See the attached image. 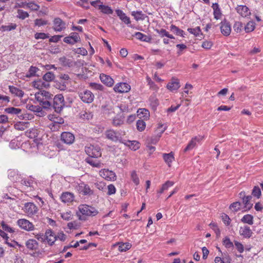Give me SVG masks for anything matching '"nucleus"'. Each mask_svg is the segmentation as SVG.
I'll return each instance as SVG.
<instances>
[{
    "mask_svg": "<svg viewBox=\"0 0 263 263\" xmlns=\"http://www.w3.org/2000/svg\"><path fill=\"white\" fill-rule=\"evenodd\" d=\"M51 101V109H53L57 113H60L65 106V101L62 94L55 95Z\"/></svg>",
    "mask_w": 263,
    "mask_h": 263,
    "instance_id": "nucleus-1",
    "label": "nucleus"
},
{
    "mask_svg": "<svg viewBox=\"0 0 263 263\" xmlns=\"http://www.w3.org/2000/svg\"><path fill=\"white\" fill-rule=\"evenodd\" d=\"M54 78V74L52 72H48L43 77V80L45 81L46 82H43L41 80L37 81H34L33 86L38 89H40L42 87H49V84L48 83L53 80Z\"/></svg>",
    "mask_w": 263,
    "mask_h": 263,
    "instance_id": "nucleus-2",
    "label": "nucleus"
},
{
    "mask_svg": "<svg viewBox=\"0 0 263 263\" xmlns=\"http://www.w3.org/2000/svg\"><path fill=\"white\" fill-rule=\"evenodd\" d=\"M85 151L91 158H99L102 155L100 147L98 145H87L85 147Z\"/></svg>",
    "mask_w": 263,
    "mask_h": 263,
    "instance_id": "nucleus-3",
    "label": "nucleus"
},
{
    "mask_svg": "<svg viewBox=\"0 0 263 263\" xmlns=\"http://www.w3.org/2000/svg\"><path fill=\"white\" fill-rule=\"evenodd\" d=\"M78 96L84 103L88 104L92 102L95 98L93 93L89 90L79 91Z\"/></svg>",
    "mask_w": 263,
    "mask_h": 263,
    "instance_id": "nucleus-4",
    "label": "nucleus"
},
{
    "mask_svg": "<svg viewBox=\"0 0 263 263\" xmlns=\"http://www.w3.org/2000/svg\"><path fill=\"white\" fill-rule=\"evenodd\" d=\"M79 210L82 215L88 216H94L98 213V211L94 207L86 204L80 205Z\"/></svg>",
    "mask_w": 263,
    "mask_h": 263,
    "instance_id": "nucleus-5",
    "label": "nucleus"
},
{
    "mask_svg": "<svg viewBox=\"0 0 263 263\" xmlns=\"http://www.w3.org/2000/svg\"><path fill=\"white\" fill-rule=\"evenodd\" d=\"M75 189L80 194L85 196H90L93 194V191L91 190L88 184L84 182H81L78 184Z\"/></svg>",
    "mask_w": 263,
    "mask_h": 263,
    "instance_id": "nucleus-6",
    "label": "nucleus"
},
{
    "mask_svg": "<svg viewBox=\"0 0 263 263\" xmlns=\"http://www.w3.org/2000/svg\"><path fill=\"white\" fill-rule=\"evenodd\" d=\"M17 225L22 229L29 231L34 229V225L26 219H20L17 221Z\"/></svg>",
    "mask_w": 263,
    "mask_h": 263,
    "instance_id": "nucleus-7",
    "label": "nucleus"
},
{
    "mask_svg": "<svg viewBox=\"0 0 263 263\" xmlns=\"http://www.w3.org/2000/svg\"><path fill=\"white\" fill-rule=\"evenodd\" d=\"M99 174L100 176L107 180L114 181L116 179L115 173L108 169L101 170L99 172Z\"/></svg>",
    "mask_w": 263,
    "mask_h": 263,
    "instance_id": "nucleus-8",
    "label": "nucleus"
},
{
    "mask_svg": "<svg viewBox=\"0 0 263 263\" xmlns=\"http://www.w3.org/2000/svg\"><path fill=\"white\" fill-rule=\"evenodd\" d=\"M61 140L66 144H72L75 140L74 136L70 132H63L61 135Z\"/></svg>",
    "mask_w": 263,
    "mask_h": 263,
    "instance_id": "nucleus-9",
    "label": "nucleus"
},
{
    "mask_svg": "<svg viewBox=\"0 0 263 263\" xmlns=\"http://www.w3.org/2000/svg\"><path fill=\"white\" fill-rule=\"evenodd\" d=\"M53 29L55 31L60 32L66 28V23L60 17H56L54 19Z\"/></svg>",
    "mask_w": 263,
    "mask_h": 263,
    "instance_id": "nucleus-10",
    "label": "nucleus"
},
{
    "mask_svg": "<svg viewBox=\"0 0 263 263\" xmlns=\"http://www.w3.org/2000/svg\"><path fill=\"white\" fill-rule=\"evenodd\" d=\"M114 89L119 93L127 92L130 89V86L126 83H120L115 85Z\"/></svg>",
    "mask_w": 263,
    "mask_h": 263,
    "instance_id": "nucleus-11",
    "label": "nucleus"
},
{
    "mask_svg": "<svg viewBox=\"0 0 263 263\" xmlns=\"http://www.w3.org/2000/svg\"><path fill=\"white\" fill-rule=\"evenodd\" d=\"M24 211L28 215H32L37 213V206L32 202L26 203L24 205Z\"/></svg>",
    "mask_w": 263,
    "mask_h": 263,
    "instance_id": "nucleus-12",
    "label": "nucleus"
},
{
    "mask_svg": "<svg viewBox=\"0 0 263 263\" xmlns=\"http://www.w3.org/2000/svg\"><path fill=\"white\" fill-rule=\"evenodd\" d=\"M117 15L119 17L120 19L128 27L133 28L131 25V21L129 17L127 16L123 11L120 9L116 10Z\"/></svg>",
    "mask_w": 263,
    "mask_h": 263,
    "instance_id": "nucleus-13",
    "label": "nucleus"
},
{
    "mask_svg": "<svg viewBox=\"0 0 263 263\" xmlns=\"http://www.w3.org/2000/svg\"><path fill=\"white\" fill-rule=\"evenodd\" d=\"M80 40L79 34L77 32H72L69 36L65 37L63 41L65 43L69 44H74Z\"/></svg>",
    "mask_w": 263,
    "mask_h": 263,
    "instance_id": "nucleus-14",
    "label": "nucleus"
},
{
    "mask_svg": "<svg viewBox=\"0 0 263 263\" xmlns=\"http://www.w3.org/2000/svg\"><path fill=\"white\" fill-rule=\"evenodd\" d=\"M52 96L53 95L49 92L45 90H41L35 94V98L36 100H41L42 99L43 100V98L52 100Z\"/></svg>",
    "mask_w": 263,
    "mask_h": 263,
    "instance_id": "nucleus-15",
    "label": "nucleus"
},
{
    "mask_svg": "<svg viewBox=\"0 0 263 263\" xmlns=\"http://www.w3.org/2000/svg\"><path fill=\"white\" fill-rule=\"evenodd\" d=\"M239 234L244 238H249L252 236L253 232L249 227L244 226L240 228Z\"/></svg>",
    "mask_w": 263,
    "mask_h": 263,
    "instance_id": "nucleus-16",
    "label": "nucleus"
},
{
    "mask_svg": "<svg viewBox=\"0 0 263 263\" xmlns=\"http://www.w3.org/2000/svg\"><path fill=\"white\" fill-rule=\"evenodd\" d=\"M179 81L178 79L173 78L170 82L168 83L166 87L171 91L177 90L180 87Z\"/></svg>",
    "mask_w": 263,
    "mask_h": 263,
    "instance_id": "nucleus-17",
    "label": "nucleus"
},
{
    "mask_svg": "<svg viewBox=\"0 0 263 263\" xmlns=\"http://www.w3.org/2000/svg\"><path fill=\"white\" fill-rule=\"evenodd\" d=\"M46 240L50 246H52L57 240L55 235L51 230H47L45 233Z\"/></svg>",
    "mask_w": 263,
    "mask_h": 263,
    "instance_id": "nucleus-18",
    "label": "nucleus"
},
{
    "mask_svg": "<svg viewBox=\"0 0 263 263\" xmlns=\"http://www.w3.org/2000/svg\"><path fill=\"white\" fill-rule=\"evenodd\" d=\"M202 139V137H195L193 138L184 148V151L187 152L192 149L196 146L197 143L200 142Z\"/></svg>",
    "mask_w": 263,
    "mask_h": 263,
    "instance_id": "nucleus-19",
    "label": "nucleus"
},
{
    "mask_svg": "<svg viewBox=\"0 0 263 263\" xmlns=\"http://www.w3.org/2000/svg\"><path fill=\"white\" fill-rule=\"evenodd\" d=\"M106 137L114 142H116L119 140V137L118 133L112 129L107 130L105 132Z\"/></svg>",
    "mask_w": 263,
    "mask_h": 263,
    "instance_id": "nucleus-20",
    "label": "nucleus"
},
{
    "mask_svg": "<svg viewBox=\"0 0 263 263\" xmlns=\"http://www.w3.org/2000/svg\"><path fill=\"white\" fill-rule=\"evenodd\" d=\"M100 78L101 82L107 86L111 87L114 84V80L109 76L102 73L100 76Z\"/></svg>",
    "mask_w": 263,
    "mask_h": 263,
    "instance_id": "nucleus-21",
    "label": "nucleus"
},
{
    "mask_svg": "<svg viewBox=\"0 0 263 263\" xmlns=\"http://www.w3.org/2000/svg\"><path fill=\"white\" fill-rule=\"evenodd\" d=\"M221 26L220 27L221 33L226 36L230 34V25L229 22H227L226 20L221 22Z\"/></svg>",
    "mask_w": 263,
    "mask_h": 263,
    "instance_id": "nucleus-22",
    "label": "nucleus"
},
{
    "mask_svg": "<svg viewBox=\"0 0 263 263\" xmlns=\"http://www.w3.org/2000/svg\"><path fill=\"white\" fill-rule=\"evenodd\" d=\"M74 195L70 192L63 193L61 196V199L64 203L71 202L74 200Z\"/></svg>",
    "mask_w": 263,
    "mask_h": 263,
    "instance_id": "nucleus-23",
    "label": "nucleus"
},
{
    "mask_svg": "<svg viewBox=\"0 0 263 263\" xmlns=\"http://www.w3.org/2000/svg\"><path fill=\"white\" fill-rule=\"evenodd\" d=\"M237 12L242 17H246L250 14V12L246 6L240 5L236 8Z\"/></svg>",
    "mask_w": 263,
    "mask_h": 263,
    "instance_id": "nucleus-24",
    "label": "nucleus"
},
{
    "mask_svg": "<svg viewBox=\"0 0 263 263\" xmlns=\"http://www.w3.org/2000/svg\"><path fill=\"white\" fill-rule=\"evenodd\" d=\"M20 176L17 170H9L8 171V177L13 182H16L20 178Z\"/></svg>",
    "mask_w": 263,
    "mask_h": 263,
    "instance_id": "nucleus-25",
    "label": "nucleus"
},
{
    "mask_svg": "<svg viewBox=\"0 0 263 263\" xmlns=\"http://www.w3.org/2000/svg\"><path fill=\"white\" fill-rule=\"evenodd\" d=\"M134 36L136 37L138 40H139L143 42H151L152 37L151 36L146 35L140 32H136L134 35Z\"/></svg>",
    "mask_w": 263,
    "mask_h": 263,
    "instance_id": "nucleus-26",
    "label": "nucleus"
},
{
    "mask_svg": "<svg viewBox=\"0 0 263 263\" xmlns=\"http://www.w3.org/2000/svg\"><path fill=\"white\" fill-rule=\"evenodd\" d=\"M26 246L30 250H35L38 248L39 243L33 239H30L26 242Z\"/></svg>",
    "mask_w": 263,
    "mask_h": 263,
    "instance_id": "nucleus-27",
    "label": "nucleus"
},
{
    "mask_svg": "<svg viewBox=\"0 0 263 263\" xmlns=\"http://www.w3.org/2000/svg\"><path fill=\"white\" fill-rule=\"evenodd\" d=\"M40 105L42 106V108L46 109H51V101L52 100L49 99H42L41 100H37Z\"/></svg>",
    "mask_w": 263,
    "mask_h": 263,
    "instance_id": "nucleus-28",
    "label": "nucleus"
},
{
    "mask_svg": "<svg viewBox=\"0 0 263 263\" xmlns=\"http://www.w3.org/2000/svg\"><path fill=\"white\" fill-rule=\"evenodd\" d=\"M9 89L12 94H13L17 97L22 98L24 95L23 91L13 86H9Z\"/></svg>",
    "mask_w": 263,
    "mask_h": 263,
    "instance_id": "nucleus-29",
    "label": "nucleus"
},
{
    "mask_svg": "<svg viewBox=\"0 0 263 263\" xmlns=\"http://www.w3.org/2000/svg\"><path fill=\"white\" fill-rule=\"evenodd\" d=\"M21 184L27 187L33 188V178L31 177L28 178H24L21 180Z\"/></svg>",
    "mask_w": 263,
    "mask_h": 263,
    "instance_id": "nucleus-30",
    "label": "nucleus"
},
{
    "mask_svg": "<svg viewBox=\"0 0 263 263\" xmlns=\"http://www.w3.org/2000/svg\"><path fill=\"white\" fill-rule=\"evenodd\" d=\"M124 117L117 116L112 121V124L115 126H120L124 123Z\"/></svg>",
    "mask_w": 263,
    "mask_h": 263,
    "instance_id": "nucleus-31",
    "label": "nucleus"
},
{
    "mask_svg": "<svg viewBox=\"0 0 263 263\" xmlns=\"http://www.w3.org/2000/svg\"><path fill=\"white\" fill-rule=\"evenodd\" d=\"M170 30L177 35L184 37V32L183 30L179 29L178 27L174 25H171L170 26Z\"/></svg>",
    "mask_w": 263,
    "mask_h": 263,
    "instance_id": "nucleus-32",
    "label": "nucleus"
},
{
    "mask_svg": "<svg viewBox=\"0 0 263 263\" xmlns=\"http://www.w3.org/2000/svg\"><path fill=\"white\" fill-rule=\"evenodd\" d=\"M214 10V18L216 20H218L221 16V13L219 5L217 3L213 4L212 6Z\"/></svg>",
    "mask_w": 263,
    "mask_h": 263,
    "instance_id": "nucleus-33",
    "label": "nucleus"
},
{
    "mask_svg": "<svg viewBox=\"0 0 263 263\" xmlns=\"http://www.w3.org/2000/svg\"><path fill=\"white\" fill-rule=\"evenodd\" d=\"M98 9L104 14H111L113 13V10L110 7L103 4L99 5Z\"/></svg>",
    "mask_w": 263,
    "mask_h": 263,
    "instance_id": "nucleus-34",
    "label": "nucleus"
},
{
    "mask_svg": "<svg viewBox=\"0 0 263 263\" xmlns=\"http://www.w3.org/2000/svg\"><path fill=\"white\" fill-rule=\"evenodd\" d=\"M132 15L134 17L136 21L144 20L147 16L142 13V11H133Z\"/></svg>",
    "mask_w": 263,
    "mask_h": 263,
    "instance_id": "nucleus-35",
    "label": "nucleus"
},
{
    "mask_svg": "<svg viewBox=\"0 0 263 263\" xmlns=\"http://www.w3.org/2000/svg\"><path fill=\"white\" fill-rule=\"evenodd\" d=\"M241 221L243 223L252 225L253 224V216L251 214H246L242 217Z\"/></svg>",
    "mask_w": 263,
    "mask_h": 263,
    "instance_id": "nucleus-36",
    "label": "nucleus"
},
{
    "mask_svg": "<svg viewBox=\"0 0 263 263\" xmlns=\"http://www.w3.org/2000/svg\"><path fill=\"white\" fill-rule=\"evenodd\" d=\"M5 111L7 114L18 115L22 112V109L14 107H10L6 108Z\"/></svg>",
    "mask_w": 263,
    "mask_h": 263,
    "instance_id": "nucleus-37",
    "label": "nucleus"
},
{
    "mask_svg": "<svg viewBox=\"0 0 263 263\" xmlns=\"http://www.w3.org/2000/svg\"><path fill=\"white\" fill-rule=\"evenodd\" d=\"M163 158L169 166H171L170 164L174 160V157L172 152L169 154H164L163 155Z\"/></svg>",
    "mask_w": 263,
    "mask_h": 263,
    "instance_id": "nucleus-38",
    "label": "nucleus"
},
{
    "mask_svg": "<svg viewBox=\"0 0 263 263\" xmlns=\"http://www.w3.org/2000/svg\"><path fill=\"white\" fill-rule=\"evenodd\" d=\"M251 199V196H244L242 198V201L245 204V208L247 210H250L252 207L253 204L250 203V200Z\"/></svg>",
    "mask_w": 263,
    "mask_h": 263,
    "instance_id": "nucleus-39",
    "label": "nucleus"
},
{
    "mask_svg": "<svg viewBox=\"0 0 263 263\" xmlns=\"http://www.w3.org/2000/svg\"><path fill=\"white\" fill-rule=\"evenodd\" d=\"M39 71V69L35 66H31L29 69L28 73L26 74L27 78H30L36 76V73Z\"/></svg>",
    "mask_w": 263,
    "mask_h": 263,
    "instance_id": "nucleus-40",
    "label": "nucleus"
},
{
    "mask_svg": "<svg viewBox=\"0 0 263 263\" xmlns=\"http://www.w3.org/2000/svg\"><path fill=\"white\" fill-rule=\"evenodd\" d=\"M25 4H26V7L31 11H37L40 8L39 5L33 2L25 3Z\"/></svg>",
    "mask_w": 263,
    "mask_h": 263,
    "instance_id": "nucleus-41",
    "label": "nucleus"
},
{
    "mask_svg": "<svg viewBox=\"0 0 263 263\" xmlns=\"http://www.w3.org/2000/svg\"><path fill=\"white\" fill-rule=\"evenodd\" d=\"M146 126L145 122L143 120H138L136 122L137 129L139 132L143 131Z\"/></svg>",
    "mask_w": 263,
    "mask_h": 263,
    "instance_id": "nucleus-42",
    "label": "nucleus"
},
{
    "mask_svg": "<svg viewBox=\"0 0 263 263\" xmlns=\"http://www.w3.org/2000/svg\"><path fill=\"white\" fill-rule=\"evenodd\" d=\"M85 161L87 163L89 164L90 165L93 167L98 168L101 167V163L100 162L92 160L91 157L86 158Z\"/></svg>",
    "mask_w": 263,
    "mask_h": 263,
    "instance_id": "nucleus-43",
    "label": "nucleus"
},
{
    "mask_svg": "<svg viewBox=\"0 0 263 263\" xmlns=\"http://www.w3.org/2000/svg\"><path fill=\"white\" fill-rule=\"evenodd\" d=\"M137 113L138 115L141 114L143 115L142 117L144 118V119H147L149 116V111L145 108H140L138 110Z\"/></svg>",
    "mask_w": 263,
    "mask_h": 263,
    "instance_id": "nucleus-44",
    "label": "nucleus"
},
{
    "mask_svg": "<svg viewBox=\"0 0 263 263\" xmlns=\"http://www.w3.org/2000/svg\"><path fill=\"white\" fill-rule=\"evenodd\" d=\"M16 26H17L15 24H11L10 25L8 26L2 25L0 28V30L2 31H9L15 29L16 28Z\"/></svg>",
    "mask_w": 263,
    "mask_h": 263,
    "instance_id": "nucleus-45",
    "label": "nucleus"
},
{
    "mask_svg": "<svg viewBox=\"0 0 263 263\" xmlns=\"http://www.w3.org/2000/svg\"><path fill=\"white\" fill-rule=\"evenodd\" d=\"M233 28L236 32L240 33L243 28V24L240 22H237L234 24Z\"/></svg>",
    "mask_w": 263,
    "mask_h": 263,
    "instance_id": "nucleus-46",
    "label": "nucleus"
},
{
    "mask_svg": "<svg viewBox=\"0 0 263 263\" xmlns=\"http://www.w3.org/2000/svg\"><path fill=\"white\" fill-rule=\"evenodd\" d=\"M244 28L246 32H250L254 30L255 23L253 22H249L247 23Z\"/></svg>",
    "mask_w": 263,
    "mask_h": 263,
    "instance_id": "nucleus-47",
    "label": "nucleus"
},
{
    "mask_svg": "<svg viewBox=\"0 0 263 263\" xmlns=\"http://www.w3.org/2000/svg\"><path fill=\"white\" fill-rule=\"evenodd\" d=\"M261 194L260 189L258 186H255L252 190V195L257 198H259Z\"/></svg>",
    "mask_w": 263,
    "mask_h": 263,
    "instance_id": "nucleus-48",
    "label": "nucleus"
},
{
    "mask_svg": "<svg viewBox=\"0 0 263 263\" xmlns=\"http://www.w3.org/2000/svg\"><path fill=\"white\" fill-rule=\"evenodd\" d=\"M29 15L28 12L24 11L22 9H18L17 10V17L22 20H24L26 17H29Z\"/></svg>",
    "mask_w": 263,
    "mask_h": 263,
    "instance_id": "nucleus-49",
    "label": "nucleus"
},
{
    "mask_svg": "<svg viewBox=\"0 0 263 263\" xmlns=\"http://www.w3.org/2000/svg\"><path fill=\"white\" fill-rule=\"evenodd\" d=\"M28 108L31 111L37 113H40L42 111V107L38 105H28Z\"/></svg>",
    "mask_w": 263,
    "mask_h": 263,
    "instance_id": "nucleus-50",
    "label": "nucleus"
},
{
    "mask_svg": "<svg viewBox=\"0 0 263 263\" xmlns=\"http://www.w3.org/2000/svg\"><path fill=\"white\" fill-rule=\"evenodd\" d=\"M165 127L160 130L159 134L157 136H154L151 138V142L153 144H156L161 137L162 134L165 131Z\"/></svg>",
    "mask_w": 263,
    "mask_h": 263,
    "instance_id": "nucleus-51",
    "label": "nucleus"
},
{
    "mask_svg": "<svg viewBox=\"0 0 263 263\" xmlns=\"http://www.w3.org/2000/svg\"><path fill=\"white\" fill-rule=\"evenodd\" d=\"M128 142L129 143L128 145L129 146L130 148L133 150L136 151L140 147L139 143L136 141H128Z\"/></svg>",
    "mask_w": 263,
    "mask_h": 263,
    "instance_id": "nucleus-52",
    "label": "nucleus"
},
{
    "mask_svg": "<svg viewBox=\"0 0 263 263\" xmlns=\"http://www.w3.org/2000/svg\"><path fill=\"white\" fill-rule=\"evenodd\" d=\"M48 24V21L43 20L42 18H37L34 20V25L35 26L40 27L46 25Z\"/></svg>",
    "mask_w": 263,
    "mask_h": 263,
    "instance_id": "nucleus-53",
    "label": "nucleus"
},
{
    "mask_svg": "<svg viewBox=\"0 0 263 263\" xmlns=\"http://www.w3.org/2000/svg\"><path fill=\"white\" fill-rule=\"evenodd\" d=\"M132 245L129 243H122L119 246L118 250L120 252H125L131 248Z\"/></svg>",
    "mask_w": 263,
    "mask_h": 263,
    "instance_id": "nucleus-54",
    "label": "nucleus"
},
{
    "mask_svg": "<svg viewBox=\"0 0 263 263\" xmlns=\"http://www.w3.org/2000/svg\"><path fill=\"white\" fill-rule=\"evenodd\" d=\"M60 61L63 63L64 66L71 67L73 65V62L69 59H67L65 57L61 58Z\"/></svg>",
    "mask_w": 263,
    "mask_h": 263,
    "instance_id": "nucleus-55",
    "label": "nucleus"
},
{
    "mask_svg": "<svg viewBox=\"0 0 263 263\" xmlns=\"http://www.w3.org/2000/svg\"><path fill=\"white\" fill-rule=\"evenodd\" d=\"M187 31L190 33L195 35L196 36H199V34L201 33L199 27H197L195 28H188Z\"/></svg>",
    "mask_w": 263,
    "mask_h": 263,
    "instance_id": "nucleus-56",
    "label": "nucleus"
},
{
    "mask_svg": "<svg viewBox=\"0 0 263 263\" xmlns=\"http://www.w3.org/2000/svg\"><path fill=\"white\" fill-rule=\"evenodd\" d=\"M80 118L83 119L89 120L92 118V115L90 112H87L85 111H81L80 114Z\"/></svg>",
    "mask_w": 263,
    "mask_h": 263,
    "instance_id": "nucleus-57",
    "label": "nucleus"
},
{
    "mask_svg": "<svg viewBox=\"0 0 263 263\" xmlns=\"http://www.w3.org/2000/svg\"><path fill=\"white\" fill-rule=\"evenodd\" d=\"M34 37L36 40L39 39H46L49 37L48 34H46L42 32H37L34 34Z\"/></svg>",
    "mask_w": 263,
    "mask_h": 263,
    "instance_id": "nucleus-58",
    "label": "nucleus"
},
{
    "mask_svg": "<svg viewBox=\"0 0 263 263\" xmlns=\"http://www.w3.org/2000/svg\"><path fill=\"white\" fill-rule=\"evenodd\" d=\"M234 246L237 249V250L240 253H241L244 251V247L242 243L240 242L237 241H234Z\"/></svg>",
    "mask_w": 263,
    "mask_h": 263,
    "instance_id": "nucleus-59",
    "label": "nucleus"
},
{
    "mask_svg": "<svg viewBox=\"0 0 263 263\" xmlns=\"http://www.w3.org/2000/svg\"><path fill=\"white\" fill-rule=\"evenodd\" d=\"M220 217L221 218L222 221L226 225H227V226L229 225V224H230L229 220H230V218L228 215H227L225 213H222L221 214Z\"/></svg>",
    "mask_w": 263,
    "mask_h": 263,
    "instance_id": "nucleus-60",
    "label": "nucleus"
},
{
    "mask_svg": "<svg viewBox=\"0 0 263 263\" xmlns=\"http://www.w3.org/2000/svg\"><path fill=\"white\" fill-rule=\"evenodd\" d=\"M89 86L90 87H91V88L95 90H103L104 88L103 85H102L100 84H98L96 83H90Z\"/></svg>",
    "mask_w": 263,
    "mask_h": 263,
    "instance_id": "nucleus-61",
    "label": "nucleus"
},
{
    "mask_svg": "<svg viewBox=\"0 0 263 263\" xmlns=\"http://www.w3.org/2000/svg\"><path fill=\"white\" fill-rule=\"evenodd\" d=\"M1 226L3 228V229L9 233H13L14 232V230L11 227H10L7 224H6L4 221L1 222Z\"/></svg>",
    "mask_w": 263,
    "mask_h": 263,
    "instance_id": "nucleus-62",
    "label": "nucleus"
},
{
    "mask_svg": "<svg viewBox=\"0 0 263 263\" xmlns=\"http://www.w3.org/2000/svg\"><path fill=\"white\" fill-rule=\"evenodd\" d=\"M215 263H230V260L229 258L223 257L221 258L220 257H216L215 258Z\"/></svg>",
    "mask_w": 263,
    "mask_h": 263,
    "instance_id": "nucleus-63",
    "label": "nucleus"
},
{
    "mask_svg": "<svg viewBox=\"0 0 263 263\" xmlns=\"http://www.w3.org/2000/svg\"><path fill=\"white\" fill-rule=\"evenodd\" d=\"M61 82H59V84L58 86L59 89H60L61 90H64L66 89L67 86L68 85L70 84L69 82L68 81H60Z\"/></svg>",
    "mask_w": 263,
    "mask_h": 263,
    "instance_id": "nucleus-64",
    "label": "nucleus"
}]
</instances>
